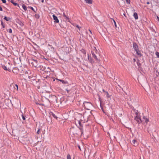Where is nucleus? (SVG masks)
Masks as SVG:
<instances>
[{"label":"nucleus","instance_id":"3","mask_svg":"<svg viewBox=\"0 0 159 159\" xmlns=\"http://www.w3.org/2000/svg\"><path fill=\"white\" fill-rule=\"evenodd\" d=\"M134 119L135 120L139 123H140L142 122V120L139 116L138 115V114H136V116H135Z\"/></svg>","mask_w":159,"mask_h":159},{"label":"nucleus","instance_id":"48","mask_svg":"<svg viewBox=\"0 0 159 159\" xmlns=\"http://www.w3.org/2000/svg\"><path fill=\"white\" fill-rule=\"evenodd\" d=\"M67 93H69V91L68 90H67Z\"/></svg>","mask_w":159,"mask_h":159},{"label":"nucleus","instance_id":"19","mask_svg":"<svg viewBox=\"0 0 159 159\" xmlns=\"http://www.w3.org/2000/svg\"><path fill=\"white\" fill-rule=\"evenodd\" d=\"M80 51L81 53H83V54L85 55V54H86V51L84 49H82Z\"/></svg>","mask_w":159,"mask_h":159},{"label":"nucleus","instance_id":"36","mask_svg":"<svg viewBox=\"0 0 159 159\" xmlns=\"http://www.w3.org/2000/svg\"><path fill=\"white\" fill-rule=\"evenodd\" d=\"M100 107H101V109L102 110H103V108H102V105L101 103H100Z\"/></svg>","mask_w":159,"mask_h":159},{"label":"nucleus","instance_id":"40","mask_svg":"<svg viewBox=\"0 0 159 159\" xmlns=\"http://www.w3.org/2000/svg\"><path fill=\"white\" fill-rule=\"evenodd\" d=\"M89 31L90 32V33L92 34V32L91 31V30H89Z\"/></svg>","mask_w":159,"mask_h":159},{"label":"nucleus","instance_id":"47","mask_svg":"<svg viewBox=\"0 0 159 159\" xmlns=\"http://www.w3.org/2000/svg\"><path fill=\"white\" fill-rule=\"evenodd\" d=\"M78 147H79V148L80 149V150H81L80 146H78Z\"/></svg>","mask_w":159,"mask_h":159},{"label":"nucleus","instance_id":"27","mask_svg":"<svg viewBox=\"0 0 159 159\" xmlns=\"http://www.w3.org/2000/svg\"><path fill=\"white\" fill-rule=\"evenodd\" d=\"M66 159H71V158L70 154H68L67 155Z\"/></svg>","mask_w":159,"mask_h":159},{"label":"nucleus","instance_id":"31","mask_svg":"<svg viewBox=\"0 0 159 159\" xmlns=\"http://www.w3.org/2000/svg\"><path fill=\"white\" fill-rule=\"evenodd\" d=\"M8 31L10 33H11L12 32V31L11 29H8Z\"/></svg>","mask_w":159,"mask_h":159},{"label":"nucleus","instance_id":"32","mask_svg":"<svg viewBox=\"0 0 159 159\" xmlns=\"http://www.w3.org/2000/svg\"><path fill=\"white\" fill-rule=\"evenodd\" d=\"M29 7L30 8V9H31L33 11H34L35 12L34 9L33 8V7Z\"/></svg>","mask_w":159,"mask_h":159},{"label":"nucleus","instance_id":"4","mask_svg":"<svg viewBox=\"0 0 159 159\" xmlns=\"http://www.w3.org/2000/svg\"><path fill=\"white\" fill-rule=\"evenodd\" d=\"M31 64L32 65L34 66V67H38V62L36 60H32V61L31 62Z\"/></svg>","mask_w":159,"mask_h":159},{"label":"nucleus","instance_id":"9","mask_svg":"<svg viewBox=\"0 0 159 159\" xmlns=\"http://www.w3.org/2000/svg\"><path fill=\"white\" fill-rule=\"evenodd\" d=\"M87 55H88V60L87 59L86 60L87 61H89L91 63L93 62V60H92V59H91V57L89 54H88Z\"/></svg>","mask_w":159,"mask_h":159},{"label":"nucleus","instance_id":"39","mask_svg":"<svg viewBox=\"0 0 159 159\" xmlns=\"http://www.w3.org/2000/svg\"><path fill=\"white\" fill-rule=\"evenodd\" d=\"M133 60V61H134V62H135V61H136V59H135V58H134Z\"/></svg>","mask_w":159,"mask_h":159},{"label":"nucleus","instance_id":"15","mask_svg":"<svg viewBox=\"0 0 159 159\" xmlns=\"http://www.w3.org/2000/svg\"><path fill=\"white\" fill-rule=\"evenodd\" d=\"M86 2L89 4H92V0H85Z\"/></svg>","mask_w":159,"mask_h":159},{"label":"nucleus","instance_id":"42","mask_svg":"<svg viewBox=\"0 0 159 159\" xmlns=\"http://www.w3.org/2000/svg\"><path fill=\"white\" fill-rule=\"evenodd\" d=\"M76 27H77L78 28H79V26L78 25H77L76 26Z\"/></svg>","mask_w":159,"mask_h":159},{"label":"nucleus","instance_id":"30","mask_svg":"<svg viewBox=\"0 0 159 159\" xmlns=\"http://www.w3.org/2000/svg\"><path fill=\"white\" fill-rule=\"evenodd\" d=\"M130 0H126V2L127 3L129 4H130Z\"/></svg>","mask_w":159,"mask_h":159},{"label":"nucleus","instance_id":"26","mask_svg":"<svg viewBox=\"0 0 159 159\" xmlns=\"http://www.w3.org/2000/svg\"><path fill=\"white\" fill-rule=\"evenodd\" d=\"M105 93L106 94V96L108 98H110V96L109 95V93H108V92H105Z\"/></svg>","mask_w":159,"mask_h":159},{"label":"nucleus","instance_id":"16","mask_svg":"<svg viewBox=\"0 0 159 159\" xmlns=\"http://www.w3.org/2000/svg\"><path fill=\"white\" fill-rule=\"evenodd\" d=\"M64 17L65 19L66 20V21H68V22H70V19L69 18V17L68 16H67L66 15V16H65Z\"/></svg>","mask_w":159,"mask_h":159},{"label":"nucleus","instance_id":"37","mask_svg":"<svg viewBox=\"0 0 159 159\" xmlns=\"http://www.w3.org/2000/svg\"><path fill=\"white\" fill-rule=\"evenodd\" d=\"M0 11H2V8L0 6Z\"/></svg>","mask_w":159,"mask_h":159},{"label":"nucleus","instance_id":"13","mask_svg":"<svg viewBox=\"0 0 159 159\" xmlns=\"http://www.w3.org/2000/svg\"><path fill=\"white\" fill-rule=\"evenodd\" d=\"M50 115H52V116H53V117L56 119H57V116H56L55 115V114H54L52 112H50Z\"/></svg>","mask_w":159,"mask_h":159},{"label":"nucleus","instance_id":"14","mask_svg":"<svg viewBox=\"0 0 159 159\" xmlns=\"http://www.w3.org/2000/svg\"><path fill=\"white\" fill-rule=\"evenodd\" d=\"M143 120H142V122H144L146 123H147L148 121V119H147V118H145L144 117H143Z\"/></svg>","mask_w":159,"mask_h":159},{"label":"nucleus","instance_id":"8","mask_svg":"<svg viewBox=\"0 0 159 159\" xmlns=\"http://www.w3.org/2000/svg\"><path fill=\"white\" fill-rule=\"evenodd\" d=\"M97 54H94V53L92 54L93 57L94 58L95 60L97 61H99V60L97 57Z\"/></svg>","mask_w":159,"mask_h":159},{"label":"nucleus","instance_id":"24","mask_svg":"<svg viewBox=\"0 0 159 159\" xmlns=\"http://www.w3.org/2000/svg\"><path fill=\"white\" fill-rule=\"evenodd\" d=\"M40 68V70H45V68L43 67V66H39Z\"/></svg>","mask_w":159,"mask_h":159},{"label":"nucleus","instance_id":"25","mask_svg":"<svg viewBox=\"0 0 159 159\" xmlns=\"http://www.w3.org/2000/svg\"><path fill=\"white\" fill-rule=\"evenodd\" d=\"M14 89L16 90H18V86L17 84H16L15 85V86L14 87Z\"/></svg>","mask_w":159,"mask_h":159},{"label":"nucleus","instance_id":"33","mask_svg":"<svg viewBox=\"0 0 159 159\" xmlns=\"http://www.w3.org/2000/svg\"><path fill=\"white\" fill-rule=\"evenodd\" d=\"M22 117L23 119L24 120H25V116L23 115H22Z\"/></svg>","mask_w":159,"mask_h":159},{"label":"nucleus","instance_id":"49","mask_svg":"<svg viewBox=\"0 0 159 159\" xmlns=\"http://www.w3.org/2000/svg\"><path fill=\"white\" fill-rule=\"evenodd\" d=\"M89 36H90V37H91V36H90V35H89Z\"/></svg>","mask_w":159,"mask_h":159},{"label":"nucleus","instance_id":"43","mask_svg":"<svg viewBox=\"0 0 159 159\" xmlns=\"http://www.w3.org/2000/svg\"><path fill=\"white\" fill-rule=\"evenodd\" d=\"M147 4H149V2H147Z\"/></svg>","mask_w":159,"mask_h":159},{"label":"nucleus","instance_id":"23","mask_svg":"<svg viewBox=\"0 0 159 159\" xmlns=\"http://www.w3.org/2000/svg\"><path fill=\"white\" fill-rule=\"evenodd\" d=\"M137 65L139 67H140L141 66V64L139 62V60H138V61L137 62Z\"/></svg>","mask_w":159,"mask_h":159},{"label":"nucleus","instance_id":"2","mask_svg":"<svg viewBox=\"0 0 159 159\" xmlns=\"http://www.w3.org/2000/svg\"><path fill=\"white\" fill-rule=\"evenodd\" d=\"M82 116L80 114H79L75 118V120L76 122L78 123L80 126L81 125V122L83 121L82 119Z\"/></svg>","mask_w":159,"mask_h":159},{"label":"nucleus","instance_id":"45","mask_svg":"<svg viewBox=\"0 0 159 159\" xmlns=\"http://www.w3.org/2000/svg\"><path fill=\"white\" fill-rule=\"evenodd\" d=\"M103 91L105 93V92H106V91H105L104 89L103 90Z\"/></svg>","mask_w":159,"mask_h":159},{"label":"nucleus","instance_id":"41","mask_svg":"<svg viewBox=\"0 0 159 159\" xmlns=\"http://www.w3.org/2000/svg\"><path fill=\"white\" fill-rule=\"evenodd\" d=\"M114 20V24H115V26H116V22L114 20Z\"/></svg>","mask_w":159,"mask_h":159},{"label":"nucleus","instance_id":"18","mask_svg":"<svg viewBox=\"0 0 159 159\" xmlns=\"http://www.w3.org/2000/svg\"><path fill=\"white\" fill-rule=\"evenodd\" d=\"M22 7L23 8L25 11H26L27 10V7L25 4H23L22 5Z\"/></svg>","mask_w":159,"mask_h":159},{"label":"nucleus","instance_id":"6","mask_svg":"<svg viewBox=\"0 0 159 159\" xmlns=\"http://www.w3.org/2000/svg\"><path fill=\"white\" fill-rule=\"evenodd\" d=\"M133 46L135 51H138V50H139V47L136 43H133Z\"/></svg>","mask_w":159,"mask_h":159},{"label":"nucleus","instance_id":"17","mask_svg":"<svg viewBox=\"0 0 159 159\" xmlns=\"http://www.w3.org/2000/svg\"><path fill=\"white\" fill-rule=\"evenodd\" d=\"M74 129L73 128H71L70 129V134H71L72 133H74ZM73 135H74V134H73Z\"/></svg>","mask_w":159,"mask_h":159},{"label":"nucleus","instance_id":"22","mask_svg":"<svg viewBox=\"0 0 159 159\" xmlns=\"http://www.w3.org/2000/svg\"><path fill=\"white\" fill-rule=\"evenodd\" d=\"M1 25L2 26V27L1 28V29H3L5 28V26L4 24L3 23V22L2 21H1Z\"/></svg>","mask_w":159,"mask_h":159},{"label":"nucleus","instance_id":"34","mask_svg":"<svg viewBox=\"0 0 159 159\" xmlns=\"http://www.w3.org/2000/svg\"><path fill=\"white\" fill-rule=\"evenodd\" d=\"M40 129H39L37 131V133L38 134H39V132H40Z\"/></svg>","mask_w":159,"mask_h":159},{"label":"nucleus","instance_id":"35","mask_svg":"<svg viewBox=\"0 0 159 159\" xmlns=\"http://www.w3.org/2000/svg\"><path fill=\"white\" fill-rule=\"evenodd\" d=\"M3 3H5L6 2V0H1Z\"/></svg>","mask_w":159,"mask_h":159},{"label":"nucleus","instance_id":"28","mask_svg":"<svg viewBox=\"0 0 159 159\" xmlns=\"http://www.w3.org/2000/svg\"><path fill=\"white\" fill-rule=\"evenodd\" d=\"M2 67L4 70H7V67L6 66H5L4 65Z\"/></svg>","mask_w":159,"mask_h":159},{"label":"nucleus","instance_id":"38","mask_svg":"<svg viewBox=\"0 0 159 159\" xmlns=\"http://www.w3.org/2000/svg\"><path fill=\"white\" fill-rule=\"evenodd\" d=\"M66 16V15L64 13H63V16L64 17H65Z\"/></svg>","mask_w":159,"mask_h":159},{"label":"nucleus","instance_id":"5","mask_svg":"<svg viewBox=\"0 0 159 159\" xmlns=\"http://www.w3.org/2000/svg\"><path fill=\"white\" fill-rule=\"evenodd\" d=\"M52 17L54 20V22L55 23H59V20L57 16L53 14L52 15Z\"/></svg>","mask_w":159,"mask_h":159},{"label":"nucleus","instance_id":"7","mask_svg":"<svg viewBox=\"0 0 159 159\" xmlns=\"http://www.w3.org/2000/svg\"><path fill=\"white\" fill-rule=\"evenodd\" d=\"M93 53L98 54V50L95 47H94L93 50L92 51V54Z\"/></svg>","mask_w":159,"mask_h":159},{"label":"nucleus","instance_id":"12","mask_svg":"<svg viewBox=\"0 0 159 159\" xmlns=\"http://www.w3.org/2000/svg\"><path fill=\"white\" fill-rule=\"evenodd\" d=\"M136 52V54H137L139 56L141 57L142 56V55L140 51L138 50V51H135Z\"/></svg>","mask_w":159,"mask_h":159},{"label":"nucleus","instance_id":"10","mask_svg":"<svg viewBox=\"0 0 159 159\" xmlns=\"http://www.w3.org/2000/svg\"><path fill=\"white\" fill-rule=\"evenodd\" d=\"M132 144L134 146L137 145V141L136 140L134 139L132 141Z\"/></svg>","mask_w":159,"mask_h":159},{"label":"nucleus","instance_id":"44","mask_svg":"<svg viewBox=\"0 0 159 159\" xmlns=\"http://www.w3.org/2000/svg\"><path fill=\"white\" fill-rule=\"evenodd\" d=\"M157 18L158 20L159 21V17L158 16H157Z\"/></svg>","mask_w":159,"mask_h":159},{"label":"nucleus","instance_id":"1","mask_svg":"<svg viewBox=\"0 0 159 159\" xmlns=\"http://www.w3.org/2000/svg\"><path fill=\"white\" fill-rule=\"evenodd\" d=\"M83 105L85 109L88 110H90L92 107V104L90 102H84Z\"/></svg>","mask_w":159,"mask_h":159},{"label":"nucleus","instance_id":"29","mask_svg":"<svg viewBox=\"0 0 159 159\" xmlns=\"http://www.w3.org/2000/svg\"><path fill=\"white\" fill-rule=\"evenodd\" d=\"M156 55L157 57L159 58V52H157L156 53Z\"/></svg>","mask_w":159,"mask_h":159},{"label":"nucleus","instance_id":"21","mask_svg":"<svg viewBox=\"0 0 159 159\" xmlns=\"http://www.w3.org/2000/svg\"><path fill=\"white\" fill-rule=\"evenodd\" d=\"M4 19L6 21H8L11 20V18L9 17H7L6 16H4Z\"/></svg>","mask_w":159,"mask_h":159},{"label":"nucleus","instance_id":"50","mask_svg":"<svg viewBox=\"0 0 159 159\" xmlns=\"http://www.w3.org/2000/svg\"><path fill=\"white\" fill-rule=\"evenodd\" d=\"M98 159H99V158H98Z\"/></svg>","mask_w":159,"mask_h":159},{"label":"nucleus","instance_id":"46","mask_svg":"<svg viewBox=\"0 0 159 159\" xmlns=\"http://www.w3.org/2000/svg\"><path fill=\"white\" fill-rule=\"evenodd\" d=\"M41 2H44V0H41Z\"/></svg>","mask_w":159,"mask_h":159},{"label":"nucleus","instance_id":"20","mask_svg":"<svg viewBox=\"0 0 159 159\" xmlns=\"http://www.w3.org/2000/svg\"><path fill=\"white\" fill-rule=\"evenodd\" d=\"M11 2L12 3H13V4L14 5L16 6H17L18 7H20V6L18 3H16L14 2Z\"/></svg>","mask_w":159,"mask_h":159},{"label":"nucleus","instance_id":"11","mask_svg":"<svg viewBox=\"0 0 159 159\" xmlns=\"http://www.w3.org/2000/svg\"><path fill=\"white\" fill-rule=\"evenodd\" d=\"M133 16L135 19L137 20L138 19V16L137 13L134 12V14Z\"/></svg>","mask_w":159,"mask_h":159}]
</instances>
